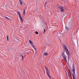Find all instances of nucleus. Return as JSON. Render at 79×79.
<instances>
[{
	"mask_svg": "<svg viewBox=\"0 0 79 79\" xmlns=\"http://www.w3.org/2000/svg\"><path fill=\"white\" fill-rule=\"evenodd\" d=\"M63 47L66 53V54L68 55V59H69V55H70V53H69V52L68 51V49L67 48V47H66V45L64 44H63Z\"/></svg>",
	"mask_w": 79,
	"mask_h": 79,
	"instance_id": "f257e3e1",
	"label": "nucleus"
},
{
	"mask_svg": "<svg viewBox=\"0 0 79 79\" xmlns=\"http://www.w3.org/2000/svg\"><path fill=\"white\" fill-rule=\"evenodd\" d=\"M45 68L46 69V73L47 76L49 77V78L51 79L52 78L51 77H50V72H49L48 69L46 66H45Z\"/></svg>",
	"mask_w": 79,
	"mask_h": 79,
	"instance_id": "f03ea898",
	"label": "nucleus"
},
{
	"mask_svg": "<svg viewBox=\"0 0 79 79\" xmlns=\"http://www.w3.org/2000/svg\"><path fill=\"white\" fill-rule=\"evenodd\" d=\"M62 56L63 58H64V60H65L66 62H67V60H66V55H64V54L62 53Z\"/></svg>",
	"mask_w": 79,
	"mask_h": 79,
	"instance_id": "7ed1b4c3",
	"label": "nucleus"
},
{
	"mask_svg": "<svg viewBox=\"0 0 79 79\" xmlns=\"http://www.w3.org/2000/svg\"><path fill=\"white\" fill-rule=\"evenodd\" d=\"M59 9L60 10V11L62 13L63 12H64V10H63V7H62V6L59 7Z\"/></svg>",
	"mask_w": 79,
	"mask_h": 79,
	"instance_id": "20e7f679",
	"label": "nucleus"
},
{
	"mask_svg": "<svg viewBox=\"0 0 79 79\" xmlns=\"http://www.w3.org/2000/svg\"><path fill=\"white\" fill-rule=\"evenodd\" d=\"M72 71L73 73V74L75 75V68L73 67V69H72Z\"/></svg>",
	"mask_w": 79,
	"mask_h": 79,
	"instance_id": "39448f33",
	"label": "nucleus"
},
{
	"mask_svg": "<svg viewBox=\"0 0 79 79\" xmlns=\"http://www.w3.org/2000/svg\"><path fill=\"white\" fill-rule=\"evenodd\" d=\"M48 54L47 52H44V56H48Z\"/></svg>",
	"mask_w": 79,
	"mask_h": 79,
	"instance_id": "423d86ee",
	"label": "nucleus"
},
{
	"mask_svg": "<svg viewBox=\"0 0 79 79\" xmlns=\"http://www.w3.org/2000/svg\"><path fill=\"white\" fill-rule=\"evenodd\" d=\"M31 45L33 48L35 49V50H36V48L34 45V44H31Z\"/></svg>",
	"mask_w": 79,
	"mask_h": 79,
	"instance_id": "0eeeda50",
	"label": "nucleus"
},
{
	"mask_svg": "<svg viewBox=\"0 0 79 79\" xmlns=\"http://www.w3.org/2000/svg\"><path fill=\"white\" fill-rule=\"evenodd\" d=\"M17 13H18L19 15V18L20 17H21V13H20V12H19V11H17Z\"/></svg>",
	"mask_w": 79,
	"mask_h": 79,
	"instance_id": "6e6552de",
	"label": "nucleus"
},
{
	"mask_svg": "<svg viewBox=\"0 0 79 79\" xmlns=\"http://www.w3.org/2000/svg\"><path fill=\"white\" fill-rule=\"evenodd\" d=\"M23 15H24V16H25V13H26V11L25 10V9H24L23 10Z\"/></svg>",
	"mask_w": 79,
	"mask_h": 79,
	"instance_id": "1a4fd4ad",
	"label": "nucleus"
},
{
	"mask_svg": "<svg viewBox=\"0 0 79 79\" xmlns=\"http://www.w3.org/2000/svg\"><path fill=\"white\" fill-rule=\"evenodd\" d=\"M3 18H5V17L6 18V19H7L8 20H9V21H10V20H10V19L8 17H7L3 16Z\"/></svg>",
	"mask_w": 79,
	"mask_h": 79,
	"instance_id": "9d476101",
	"label": "nucleus"
},
{
	"mask_svg": "<svg viewBox=\"0 0 79 79\" xmlns=\"http://www.w3.org/2000/svg\"><path fill=\"white\" fill-rule=\"evenodd\" d=\"M57 35L58 37H61V35L60 34H59L58 33H57Z\"/></svg>",
	"mask_w": 79,
	"mask_h": 79,
	"instance_id": "9b49d317",
	"label": "nucleus"
},
{
	"mask_svg": "<svg viewBox=\"0 0 79 79\" xmlns=\"http://www.w3.org/2000/svg\"><path fill=\"white\" fill-rule=\"evenodd\" d=\"M20 19L22 22H23V19L22 18V17H20Z\"/></svg>",
	"mask_w": 79,
	"mask_h": 79,
	"instance_id": "f8f14e48",
	"label": "nucleus"
},
{
	"mask_svg": "<svg viewBox=\"0 0 79 79\" xmlns=\"http://www.w3.org/2000/svg\"><path fill=\"white\" fill-rule=\"evenodd\" d=\"M29 42H30L31 44H32V45L33 44V42L31 40H29Z\"/></svg>",
	"mask_w": 79,
	"mask_h": 79,
	"instance_id": "ddd939ff",
	"label": "nucleus"
},
{
	"mask_svg": "<svg viewBox=\"0 0 79 79\" xmlns=\"http://www.w3.org/2000/svg\"><path fill=\"white\" fill-rule=\"evenodd\" d=\"M19 2L20 3V4L21 5H23V2H22V1H21V0H19Z\"/></svg>",
	"mask_w": 79,
	"mask_h": 79,
	"instance_id": "4468645a",
	"label": "nucleus"
},
{
	"mask_svg": "<svg viewBox=\"0 0 79 79\" xmlns=\"http://www.w3.org/2000/svg\"><path fill=\"white\" fill-rule=\"evenodd\" d=\"M72 75L73 76V79H76V78L75 77V76L73 75V74H72Z\"/></svg>",
	"mask_w": 79,
	"mask_h": 79,
	"instance_id": "2eb2a0df",
	"label": "nucleus"
},
{
	"mask_svg": "<svg viewBox=\"0 0 79 79\" xmlns=\"http://www.w3.org/2000/svg\"><path fill=\"white\" fill-rule=\"evenodd\" d=\"M65 28L67 30H69V27H68L67 26H65Z\"/></svg>",
	"mask_w": 79,
	"mask_h": 79,
	"instance_id": "dca6fc26",
	"label": "nucleus"
},
{
	"mask_svg": "<svg viewBox=\"0 0 79 79\" xmlns=\"http://www.w3.org/2000/svg\"><path fill=\"white\" fill-rule=\"evenodd\" d=\"M20 56L22 57V60H24V56L21 54L20 55Z\"/></svg>",
	"mask_w": 79,
	"mask_h": 79,
	"instance_id": "f3484780",
	"label": "nucleus"
},
{
	"mask_svg": "<svg viewBox=\"0 0 79 79\" xmlns=\"http://www.w3.org/2000/svg\"><path fill=\"white\" fill-rule=\"evenodd\" d=\"M7 40L8 41H9V39L8 38V35H7Z\"/></svg>",
	"mask_w": 79,
	"mask_h": 79,
	"instance_id": "a211bd4d",
	"label": "nucleus"
},
{
	"mask_svg": "<svg viewBox=\"0 0 79 79\" xmlns=\"http://www.w3.org/2000/svg\"><path fill=\"white\" fill-rule=\"evenodd\" d=\"M35 33L36 34H39V33L37 31H36L35 32Z\"/></svg>",
	"mask_w": 79,
	"mask_h": 79,
	"instance_id": "6ab92c4d",
	"label": "nucleus"
},
{
	"mask_svg": "<svg viewBox=\"0 0 79 79\" xmlns=\"http://www.w3.org/2000/svg\"><path fill=\"white\" fill-rule=\"evenodd\" d=\"M44 33H45V30L44 29Z\"/></svg>",
	"mask_w": 79,
	"mask_h": 79,
	"instance_id": "aec40b11",
	"label": "nucleus"
},
{
	"mask_svg": "<svg viewBox=\"0 0 79 79\" xmlns=\"http://www.w3.org/2000/svg\"><path fill=\"white\" fill-rule=\"evenodd\" d=\"M65 73H66V75L67 76V72H66V70H65Z\"/></svg>",
	"mask_w": 79,
	"mask_h": 79,
	"instance_id": "412c9836",
	"label": "nucleus"
},
{
	"mask_svg": "<svg viewBox=\"0 0 79 79\" xmlns=\"http://www.w3.org/2000/svg\"><path fill=\"white\" fill-rule=\"evenodd\" d=\"M47 2L45 3V5H46V4H47Z\"/></svg>",
	"mask_w": 79,
	"mask_h": 79,
	"instance_id": "4be33fe9",
	"label": "nucleus"
},
{
	"mask_svg": "<svg viewBox=\"0 0 79 79\" xmlns=\"http://www.w3.org/2000/svg\"><path fill=\"white\" fill-rule=\"evenodd\" d=\"M46 5V4H45L44 5V6H45Z\"/></svg>",
	"mask_w": 79,
	"mask_h": 79,
	"instance_id": "5701e85b",
	"label": "nucleus"
},
{
	"mask_svg": "<svg viewBox=\"0 0 79 79\" xmlns=\"http://www.w3.org/2000/svg\"><path fill=\"white\" fill-rule=\"evenodd\" d=\"M17 42H16L15 43H16Z\"/></svg>",
	"mask_w": 79,
	"mask_h": 79,
	"instance_id": "b1692460",
	"label": "nucleus"
},
{
	"mask_svg": "<svg viewBox=\"0 0 79 79\" xmlns=\"http://www.w3.org/2000/svg\"><path fill=\"white\" fill-rule=\"evenodd\" d=\"M23 54H24V53H25V52H24V53H23Z\"/></svg>",
	"mask_w": 79,
	"mask_h": 79,
	"instance_id": "393cba45",
	"label": "nucleus"
},
{
	"mask_svg": "<svg viewBox=\"0 0 79 79\" xmlns=\"http://www.w3.org/2000/svg\"><path fill=\"white\" fill-rule=\"evenodd\" d=\"M71 76V74H70Z\"/></svg>",
	"mask_w": 79,
	"mask_h": 79,
	"instance_id": "a878e982",
	"label": "nucleus"
}]
</instances>
